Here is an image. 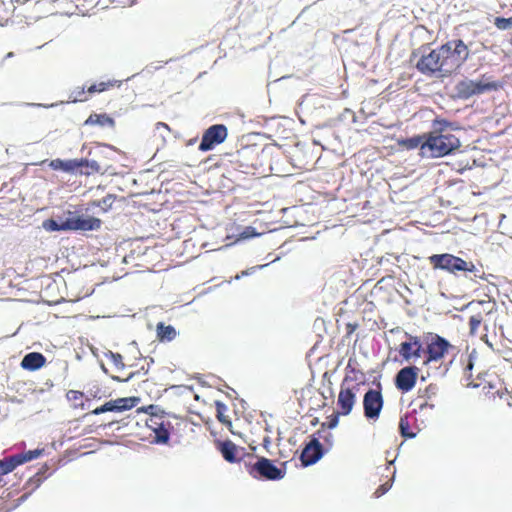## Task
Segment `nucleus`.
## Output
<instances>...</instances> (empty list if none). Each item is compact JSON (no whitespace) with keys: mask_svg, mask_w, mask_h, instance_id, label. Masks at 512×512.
Returning <instances> with one entry per match:
<instances>
[{"mask_svg":"<svg viewBox=\"0 0 512 512\" xmlns=\"http://www.w3.org/2000/svg\"><path fill=\"white\" fill-rule=\"evenodd\" d=\"M447 49L442 45L438 49L431 50L428 54L422 55L416 64L419 72L426 76L444 78L453 72V65L449 60Z\"/></svg>","mask_w":512,"mask_h":512,"instance_id":"f257e3e1","label":"nucleus"},{"mask_svg":"<svg viewBox=\"0 0 512 512\" xmlns=\"http://www.w3.org/2000/svg\"><path fill=\"white\" fill-rule=\"evenodd\" d=\"M460 147V140L452 133L438 132L429 134L422 144V156L439 158L451 154Z\"/></svg>","mask_w":512,"mask_h":512,"instance_id":"f03ea898","label":"nucleus"},{"mask_svg":"<svg viewBox=\"0 0 512 512\" xmlns=\"http://www.w3.org/2000/svg\"><path fill=\"white\" fill-rule=\"evenodd\" d=\"M429 261L435 269L445 270L452 274L469 272L473 273L474 277H481V275H479V269H477L472 262H467L452 254H434L429 257Z\"/></svg>","mask_w":512,"mask_h":512,"instance_id":"7ed1b4c3","label":"nucleus"},{"mask_svg":"<svg viewBox=\"0 0 512 512\" xmlns=\"http://www.w3.org/2000/svg\"><path fill=\"white\" fill-rule=\"evenodd\" d=\"M285 467L286 463L282 464ZM249 475L255 479L270 481L281 480L285 477V468H279L270 459L258 457L255 463L245 462Z\"/></svg>","mask_w":512,"mask_h":512,"instance_id":"20e7f679","label":"nucleus"},{"mask_svg":"<svg viewBox=\"0 0 512 512\" xmlns=\"http://www.w3.org/2000/svg\"><path fill=\"white\" fill-rule=\"evenodd\" d=\"M346 369L350 373H353L354 377H351L348 374L345 376L341 384L340 392L338 394L337 404L340 407V414L343 416H347L351 413L356 402L355 392H353V390L350 387H346V383H348L349 381H363V379H360L357 376V374H361V376L363 377V374L359 371H356L355 368L352 367L351 360H349Z\"/></svg>","mask_w":512,"mask_h":512,"instance_id":"39448f33","label":"nucleus"},{"mask_svg":"<svg viewBox=\"0 0 512 512\" xmlns=\"http://www.w3.org/2000/svg\"><path fill=\"white\" fill-rule=\"evenodd\" d=\"M227 136L228 130L225 125H212L203 133L198 149L202 152L210 151L214 149L216 145L223 143L226 140Z\"/></svg>","mask_w":512,"mask_h":512,"instance_id":"423d86ee","label":"nucleus"},{"mask_svg":"<svg viewBox=\"0 0 512 512\" xmlns=\"http://www.w3.org/2000/svg\"><path fill=\"white\" fill-rule=\"evenodd\" d=\"M383 396L380 390L369 389L363 397L364 416L368 420L376 421L383 408Z\"/></svg>","mask_w":512,"mask_h":512,"instance_id":"0eeeda50","label":"nucleus"},{"mask_svg":"<svg viewBox=\"0 0 512 512\" xmlns=\"http://www.w3.org/2000/svg\"><path fill=\"white\" fill-rule=\"evenodd\" d=\"M447 49L449 60L454 71L457 70L469 57L468 47L462 40L449 41L443 45Z\"/></svg>","mask_w":512,"mask_h":512,"instance_id":"6e6552de","label":"nucleus"},{"mask_svg":"<svg viewBox=\"0 0 512 512\" xmlns=\"http://www.w3.org/2000/svg\"><path fill=\"white\" fill-rule=\"evenodd\" d=\"M419 369L416 366H407L398 371L395 376V385L402 392H409L416 384Z\"/></svg>","mask_w":512,"mask_h":512,"instance_id":"1a4fd4ad","label":"nucleus"},{"mask_svg":"<svg viewBox=\"0 0 512 512\" xmlns=\"http://www.w3.org/2000/svg\"><path fill=\"white\" fill-rule=\"evenodd\" d=\"M101 220L95 217L76 216L66 219L67 230L93 231L99 229Z\"/></svg>","mask_w":512,"mask_h":512,"instance_id":"9d476101","label":"nucleus"},{"mask_svg":"<svg viewBox=\"0 0 512 512\" xmlns=\"http://www.w3.org/2000/svg\"><path fill=\"white\" fill-rule=\"evenodd\" d=\"M323 456V448L317 438H312L302 450L300 459L303 466L315 464Z\"/></svg>","mask_w":512,"mask_h":512,"instance_id":"9b49d317","label":"nucleus"},{"mask_svg":"<svg viewBox=\"0 0 512 512\" xmlns=\"http://www.w3.org/2000/svg\"><path fill=\"white\" fill-rule=\"evenodd\" d=\"M423 352L422 344L418 337L409 336V340L402 342L399 353L407 362L421 357Z\"/></svg>","mask_w":512,"mask_h":512,"instance_id":"f8f14e48","label":"nucleus"},{"mask_svg":"<svg viewBox=\"0 0 512 512\" xmlns=\"http://www.w3.org/2000/svg\"><path fill=\"white\" fill-rule=\"evenodd\" d=\"M218 449L222 457L229 463H237L245 455V449L238 447L230 440L219 442Z\"/></svg>","mask_w":512,"mask_h":512,"instance_id":"ddd939ff","label":"nucleus"},{"mask_svg":"<svg viewBox=\"0 0 512 512\" xmlns=\"http://www.w3.org/2000/svg\"><path fill=\"white\" fill-rule=\"evenodd\" d=\"M450 346V343L445 338L437 335L427 347L428 357L424 363L438 361L444 356Z\"/></svg>","mask_w":512,"mask_h":512,"instance_id":"4468645a","label":"nucleus"},{"mask_svg":"<svg viewBox=\"0 0 512 512\" xmlns=\"http://www.w3.org/2000/svg\"><path fill=\"white\" fill-rule=\"evenodd\" d=\"M45 361L46 359L43 354L31 352L23 357L21 367L25 370L35 371L41 368L45 364Z\"/></svg>","mask_w":512,"mask_h":512,"instance_id":"2eb2a0df","label":"nucleus"},{"mask_svg":"<svg viewBox=\"0 0 512 512\" xmlns=\"http://www.w3.org/2000/svg\"><path fill=\"white\" fill-rule=\"evenodd\" d=\"M49 166L53 170H61L69 173H77L79 170L78 159L61 160L54 159L49 163Z\"/></svg>","mask_w":512,"mask_h":512,"instance_id":"dca6fc26","label":"nucleus"},{"mask_svg":"<svg viewBox=\"0 0 512 512\" xmlns=\"http://www.w3.org/2000/svg\"><path fill=\"white\" fill-rule=\"evenodd\" d=\"M485 76H483L482 80L474 81L472 80V88L475 95H481L489 91H497L500 88V84L494 81H484Z\"/></svg>","mask_w":512,"mask_h":512,"instance_id":"f3484780","label":"nucleus"},{"mask_svg":"<svg viewBox=\"0 0 512 512\" xmlns=\"http://www.w3.org/2000/svg\"><path fill=\"white\" fill-rule=\"evenodd\" d=\"M455 93L456 97L462 100H467L474 96V91L472 88V80L470 79H464L460 82H458L455 85Z\"/></svg>","mask_w":512,"mask_h":512,"instance_id":"a211bd4d","label":"nucleus"},{"mask_svg":"<svg viewBox=\"0 0 512 512\" xmlns=\"http://www.w3.org/2000/svg\"><path fill=\"white\" fill-rule=\"evenodd\" d=\"M84 124L90 125V126L99 125L101 127H105V126L113 127L115 124V121L113 118H111L110 116H108L105 113H103V114L93 113L86 119Z\"/></svg>","mask_w":512,"mask_h":512,"instance_id":"6ab92c4d","label":"nucleus"},{"mask_svg":"<svg viewBox=\"0 0 512 512\" xmlns=\"http://www.w3.org/2000/svg\"><path fill=\"white\" fill-rule=\"evenodd\" d=\"M156 331H157V337L162 342L163 341H167V342L172 341L173 339H175V337L177 335V332L173 326L165 325L163 322H160L157 324Z\"/></svg>","mask_w":512,"mask_h":512,"instance_id":"aec40b11","label":"nucleus"},{"mask_svg":"<svg viewBox=\"0 0 512 512\" xmlns=\"http://www.w3.org/2000/svg\"><path fill=\"white\" fill-rule=\"evenodd\" d=\"M79 170L81 175H91L100 172L101 168L97 161L88 159H78Z\"/></svg>","mask_w":512,"mask_h":512,"instance_id":"412c9836","label":"nucleus"},{"mask_svg":"<svg viewBox=\"0 0 512 512\" xmlns=\"http://www.w3.org/2000/svg\"><path fill=\"white\" fill-rule=\"evenodd\" d=\"M155 433V439L154 442L156 444H166L168 443L170 439V433L168 429L166 428L165 423L157 424V427H155L154 431Z\"/></svg>","mask_w":512,"mask_h":512,"instance_id":"4be33fe9","label":"nucleus"},{"mask_svg":"<svg viewBox=\"0 0 512 512\" xmlns=\"http://www.w3.org/2000/svg\"><path fill=\"white\" fill-rule=\"evenodd\" d=\"M426 138H427V134H424L422 136H414V137L402 140L401 145L408 150H413V149L420 147V150L422 151V144Z\"/></svg>","mask_w":512,"mask_h":512,"instance_id":"5701e85b","label":"nucleus"},{"mask_svg":"<svg viewBox=\"0 0 512 512\" xmlns=\"http://www.w3.org/2000/svg\"><path fill=\"white\" fill-rule=\"evenodd\" d=\"M139 401L140 399L137 397H125L116 399L115 403L118 406V412H122L135 407Z\"/></svg>","mask_w":512,"mask_h":512,"instance_id":"b1692460","label":"nucleus"},{"mask_svg":"<svg viewBox=\"0 0 512 512\" xmlns=\"http://www.w3.org/2000/svg\"><path fill=\"white\" fill-rule=\"evenodd\" d=\"M42 227L48 232L67 231L66 220L59 223L58 221H56L52 218L47 219V220L43 221Z\"/></svg>","mask_w":512,"mask_h":512,"instance_id":"393cba45","label":"nucleus"},{"mask_svg":"<svg viewBox=\"0 0 512 512\" xmlns=\"http://www.w3.org/2000/svg\"><path fill=\"white\" fill-rule=\"evenodd\" d=\"M399 430L403 437L405 438H415L416 432L410 430V423L408 416L401 417L399 422Z\"/></svg>","mask_w":512,"mask_h":512,"instance_id":"a878e982","label":"nucleus"},{"mask_svg":"<svg viewBox=\"0 0 512 512\" xmlns=\"http://www.w3.org/2000/svg\"><path fill=\"white\" fill-rule=\"evenodd\" d=\"M44 452V449H34V450H29L27 452H23V453H19L20 455V458L22 460V463H26V462H29L31 460H34L38 457H40Z\"/></svg>","mask_w":512,"mask_h":512,"instance_id":"bb28decb","label":"nucleus"},{"mask_svg":"<svg viewBox=\"0 0 512 512\" xmlns=\"http://www.w3.org/2000/svg\"><path fill=\"white\" fill-rule=\"evenodd\" d=\"M85 94H86V90L84 87L75 88L70 93V96H69L70 102L86 101L87 97L84 96Z\"/></svg>","mask_w":512,"mask_h":512,"instance_id":"cd10ccee","label":"nucleus"},{"mask_svg":"<svg viewBox=\"0 0 512 512\" xmlns=\"http://www.w3.org/2000/svg\"><path fill=\"white\" fill-rule=\"evenodd\" d=\"M106 357L115 365L117 369H124L123 358L119 353H113L109 351Z\"/></svg>","mask_w":512,"mask_h":512,"instance_id":"c85d7f7f","label":"nucleus"},{"mask_svg":"<svg viewBox=\"0 0 512 512\" xmlns=\"http://www.w3.org/2000/svg\"><path fill=\"white\" fill-rule=\"evenodd\" d=\"M116 197L113 194H108L105 197H103L99 202L98 206L101 207L103 210L107 211L109 208L112 207Z\"/></svg>","mask_w":512,"mask_h":512,"instance_id":"c756f323","label":"nucleus"},{"mask_svg":"<svg viewBox=\"0 0 512 512\" xmlns=\"http://www.w3.org/2000/svg\"><path fill=\"white\" fill-rule=\"evenodd\" d=\"M494 24L500 30L509 29L512 26V17H510V18L497 17V18H495Z\"/></svg>","mask_w":512,"mask_h":512,"instance_id":"7c9ffc66","label":"nucleus"},{"mask_svg":"<svg viewBox=\"0 0 512 512\" xmlns=\"http://www.w3.org/2000/svg\"><path fill=\"white\" fill-rule=\"evenodd\" d=\"M122 84L121 81L119 80H109V81H106V82H100L97 85V88H98V93H101V92H104L106 90H108L109 88L113 87V86H117V87H120Z\"/></svg>","mask_w":512,"mask_h":512,"instance_id":"2f4dec72","label":"nucleus"},{"mask_svg":"<svg viewBox=\"0 0 512 512\" xmlns=\"http://www.w3.org/2000/svg\"><path fill=\"white\" fill-rule=\"evenodd\" d=\"M481 322H482V316L480 315V313L472 315L469 318V326H470V330L472 333H475L477 331V329L481 325Z\"/></svg>","mask_w":512,"mask_h":512,"instance_id":"473e14b6","label":"nucleus"},{"mask_svg":"<svg viewBox=\"0 0 512 512\" xmlns=\"http://www.w3.org/2000/svg\"><path fill=\"white\" fill-rule=\"evenodd\" d=\"M215 406H216V410H217V418H218V420L220 422H222V423L228 422V420L224 416V412L227 410V406L224 403L220 402V401H216L215 402Z\"/></svg>","mask_w":512,"mask_h":512,"instance_id":"72a5a7b5","label":"nucleus"},{"mask_svg":"<svg viewBox=\"0 0 512 512\" xmlns=\"http://www.w3.org/2000/svg\"><path fill=\"white\" fill-rule=\"evenodd\" d=\"M393 476H395V471L393 472ZM394 477H392L391 481H393ZM392 487V482H386L382 485H380L376 491H375V496L378 498V497H381L382 495H384L385 493H387Z\"/></svg>","mask_w":512,"mask_h":512,"instance_id":"f704fd0d","label":"nucleus"},{"mask_svg":"<svg viewBox=\"0 0 512 512\" xmlns=\"http://www.w3.org/2000/svg\"><path fill=\"white\" fill-rule=\"evenodd\" d=\"M6 460L9 462V467L12 471L19 465L23 464L19 454L6 457Z\"/></svg>","mask_w":512,"mask_h":512,"instance_id":"c9c22d12","label":"nucleus"},{"mask_svg":"<svg viewBox=\"0 0 512 512\" xmlns=\"http://www.w3.org/2000/svg\"><path fill=\"white\" fill-rule=\"evenodd\" d=\"M266 266H268V264H263V265H258V266H254V267L248 268L247 270L242 271L240 274H237V275L235 276V279H236V280H239V279H240V278H242L243 276L251 275V274H253L256 270H258V269H263V268H265Z\"/></svg>","mask_w":512,"mask_h":512,"instance_id":"e433bc0d","label":"nucleus"},{"mask_svg":"<svg viewBox=\"0 0 512 512\" xmlns=\"http://www.w3.org/2000/svg\"><path fill=\"white\" fill-rule=\"evenodd\" d=\"M256 235H258V234L254 231V228L246 227L244 229V231L241 232L240 239H249V238L254 237Z\"/></svg>","mask_w":512,"mask_h":512,"instance_id":"4c0bfd02","label":"nucleus"},{"mask_svg":"<svg viewBox=\"0 0 512 512\" xmlns=\"http://www.w3.org/2000/svg\"><path fill=\"white\" fill-rule=\"evenodd\" d=\"M10 472H12V470L10 469L9 462L6 460V458L0 460V476L6 475Z\"/></svg>","mask_w":512,"mask_h":512,"instance_id":"58836bf2","label":"nucleus"},{"mask_svg":"<svg viewBox=\"0 0 512 512\" xmlns=\"http://www.w3.org/2000/svg\"><path fill=\"white\" fill-rule=\"evenodd\" d=\"M164 421L161 420V418L152 415L149 421L147 422L148 427L154 431L155 427H157V424H162Z\"/></svg>","mask_w":512,"mask_h":512,"instance_id":"ea45409f","label":"nucleus"},{"mask_svg":"<svg viewBox=\"0 0 512 512\" xmlns=\"http://www.w3.org/2000/svg\"><path fill=\"white\" fill-rule=\"evenodd\" d=\"M477 305L482 306L483 311L486 313H491L494 307V304H492L490 301L481 300L476 302Z\"/></svg>","mask_w":512,"mask_h":512,"instance_id":"a19ab883","label":"nucleus"},{"mask_svg":"<svg viewBox=\"0 0 512 512\" xmlns=\"http://www.w3.org/2000/svg\"><path fill=\"white\" fill-rule=\"evenodd\" d=\"M339 415H341L340 411L338 413L332 415V417H331V419H330V421L328 423V428L329 429H333V428H335L338 425V423H339Z\"/></svg>","mask_w":512,"mask_h":512,"instance_id":"79ce46f5","label":"nucleus"},{"mask_svg":"<svg viewBox=\"0 0 512 512\" xmlns=\"http://www.w3.org/2000/svg\"><path fill=\"white\" fill-rule=\"evenodd\" d=\"M105 409H106V412H112V411H116L118 412V406L117 404L115 403V400H112V401H108L106 402L105 404Z\"/></svg>","mask_w":512,"mask_h":512,"instance_id":"37998d69","label":"nucleus"},{"mask_svg":"<svg viewBox=\"0 0 512 512\" xmlns=\"http://www.w3.org/2000/svg\"><path fill=\"white\" fill-rule=\"evenodd\" d=\"M426 408L433 409V408H434V404H430V403H428V402H426V401H425V402H423V403H421V404L419 405V410H420V411H423V410H424V409H426Z\"/></svg>","mask_w":512,"mask_h":512,"instance_id":"c03bdc74","label":"nucleus"},{"mask_svg":"<svg viewBox=\"0 0 512 512\" xmlns=\"http://www.w3.org/2000/svg\"><path fill=\"white\" fill-rule=\"evenodd\" d=\"M106 412V409H105V405L103 404L102 406L100 407H97L96 409H94L92 411L93 414L95 415H99V414H102V413H105Z\"/></svg>","mask_w":512,"mask_h":512,"instance_id":"a18cd8bd","label":"nucleus"},{"mask_svg":"<svg viewBox=\"0 0 512 512\" xmlns=\"http://www.w3.org/2000/svg\"><path fill=\"white\" fill-rule=\"evenodd\" d=\"M156 129L157 130H166V131H169V127L167 124L163 123V122H158L156 124Z\"/></svg>","mask_w":512,"mask_h":512,"instance_id":"49530a36","label":"nucleus"},{"mask_svg":"<svg viewBox=\"0 0 512 512\" xmlns=\"http://www.w3.org/2000/svg\"><path fill=\"white\" fill-rule=\"evenodd\" d=\"M86 93H88V94L98 93L97 85L93 84L90 87H88Z\"/></svg>","mask_w":512,"mask_h":512,"instance_id":"de8ad7c7","label":"nucleus"},{"mask_svg":"<svg viewBox=\"0 0 512 512\" xmlns=\"http://www.w3.org/2000/svg\"><path fill=\"white\" fill-rule=\"evenodd\" d=\"M26 105L39 106V107H54V104H51V105H42V104H29V103H27Z\"/></svg>","mask_w":512,"mask_h":512,"instance_id":"09e8293b","label":"nucleus"},{"mask_svg":"<svg viewBox=\"0 0 512 512\" xmlns=\"http://www.w3.org/2000/svg\"><path fill=\"white\" fill-rule=\"evenodd\" d=\"M472 368H473V363H472V361L470 359L468 364H467V366H466V369L471 370Z\"/></svg>","mask_w":512,"mask_h":512,"instance_id":"8fccbe9b","label":"nucleus"},{"mask_svg":"<svg viewBox=\"0 0 512 512\" xmlns=\"http://www.w3.org/2000/svg\"><path fill=\"white\" fill-rule=\"evenodd\" d=\"M69 393H71V394H73V395H74V396H73V397H74V399H77V394H79V392H77V391H70ZM80 395H82V394L80 393Z\"/></svg>","mask_w":512,"mask_h":512,"instance_id":"3c124183","label":"nucleus"},{"mask_svg":"<svg viewBox=\"0 0 512 512\" xmlns=\"http://www.w3.org/2000/svg\"><path fill=\"white\" fill-rule=\"evenodd\" d=\"M12 56H13V53H12V52H9V53L7 54V56H6V57H7V58H11Z\"/></svg>","mask_w":512,"mask_h":512,"instance_id":"603ef678","label":"nucleus"},{"mask_svg":"<svg viewBox=\"0 0 512 512\" xmlns=\"http://www.w3.org/2000/svg\"><path fill=\"white\" fill-rule=\"evenodd\" d=\"M112 378H113V380L120 381V378L117 376H113Z\"/></svg>","mask_w":512,"mask_h":512,"instance_id":"864d4df0","label":"nucleus"},{"mask_svg":"<svg viewBox=\"0 0 512 512\" xmlns=\"http://www.w3.org/2000/svg\"><path fill=\"white\" fill-rule=\"evenodd\" d=\"M101 367H102V369H103V371H104V372H107V370H106V368H105V366H104V365H102Z\"/></svg>","mask_w":512,"mask_h":512,"instance_id":"5fc2aeb1","label":"nucleus"},{"mask_svg":"<svg viewBox=\"0 0 512 512\" xmlns=\"http://www.w3.org/2000/svg\"><path fill=\"white\" fill-rule=\"evenodd\" d=\"M155 407L153 405L149 406L148 409L152 410L154 409Z\"/></svg>","mask_w":512,"mask_h":512,"instance_id":"6e6d98bb","label":"nucleus"}]
</instances>
